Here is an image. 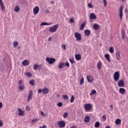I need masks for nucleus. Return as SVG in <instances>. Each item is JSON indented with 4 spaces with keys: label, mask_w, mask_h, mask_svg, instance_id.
Returning <instances> with one entry per match:
<instances>
[{
    "label": "nucleus",
    "mask_w": 128,
    "mask_h": 128,
    "mask_svg": "<svg viewBox=\"0 0 128 128\" xmlns=\"http://www.w3.org/2000/svg\"><path fill=\"white\" fill-rule=\"evenodd\" d=\"M58 28V25L56 24L50 27L49 29V31L50 32H56Z\"/></svg>",
    "instance_id": "1"
},
{
    "label": "nucleus",
    "mask_w": 128,
    "mask_h": 128,
    "mask_svg": "<svg viewBox=\"0 0 128 128\" xmlns=\"http://www.w3.org/2000/svg\"><path fill=\"white\" fill-rule=\"evenodd\" d=\"M46 62H48L49 64H54V62H56V58L47 57L46 58Z\"/></svg>",
    "instance_id": "2"
},
{
    "label": "nucleus",
    "mask_w": 128,
    "mask_h": 128,
    "mask_svg": "<svg viewBox=\"0 0 128 128\" xmlns=\"http://www.w3.org/2000/svg\"><path fill=\"white\" fill-rule=\"evenodd\" d=\"M74 36L76 39V40H78V42H80V40H82V34L80 32H75Z\"/></svg>",
    "instance_id": "3"
},
{
    "label": "nucleus",
    "mask_w": 128,
    "mask_h": 128,
    "mask_svg": "<svg viewBox=\"0 0 128 128\" xmlns=\"http://www.w3.org/2000/svg\"><path fill=\"white\" fill-rule=\"evenodd\" d=\"M123 10H124V6H120V10H119V16L120 18V20H122V16L124 14Z\"/></svg>",
    "instance_id": "4"
},
{
    "label": "nucleus",
    "mask_w": 128,
    "mask_h": 128,
    "mask_svg": "<svg viewBox=\"0 0 128 128\" xmlns=\"http://www.w3.org/2000/svg\"><path fill=\"white\" fill-rule=\"evenodd\" d=\"M114 78L115 82H118L120 80V72L117 71L114 73Z\"/></svg>",
    "instance_id": "5"
},
{
    "label": "nucleus",
    "mask_w": 128,
    "mask_h": 128,
    "mask_svg": "<svg viewBox=\"0 0 128 128\" xmlns=\"http://www.w3.org/2000/svg\"><path fill=\"white\" fill-rule=\"evenodd\" d=\"M92 104H86L84 105V110H92Z\"/></svg>",
    "instance_id": "6"
},
{
    "label": "nucleus",
    "mask_w": 128,
    "mask_h": 128,
    "mask_svg": "<svg viewBox=\"0 0 128 128\" xmlns=\"http://www.w3.org/2000/svg\"><path fill=\"white\" fill-rule=\"evenodd\" d=\"M42 64H34L33 66V70H42Z\"/></svg>",
    "instance_id": "7"
},
{
    "label": "nucleus",
    "mask_w": 128,
    "mask_h": 128,
    "mask_svg": "<svg viewBox=\"0 0 128 128\" xmlns=\"http://www.w3.org/2000/svg\"><path fill=\"white\" fill-rule=\"evenodd\" d=\"M40 12V7L38 6H36L35 8L33 9V12L34 14H38V12Z\"/></svg>",
    "instance_id": "8"
},
{
    "label": "nucleus",
    "mask_w": 128,
    "mask_h": 128,
    "mask_svg": "<svg viewBox=\"0 0 128 128\" xmlns=\"http://www.w3.org/2000/svg\"><path fill=\"white\" fill-rule=\"evenodd\" d=\"M58 126L59 128H64L66 126V123L62 120H60L58 122Z\"/></svg>",
    "instance_id": "9"
},
{
    "label": "nucleus",
    "mask_w": 128,
    "mask_h": 128,
    "mask_svg": "<svg viewBox=\"0 0 128 128\" xmlns=\"http://www.w3.org/2000/svg\"><path fill=\"white\" fill-rule=\"evenodd\" d=\"M118 84L119 88H124V82L122 80H120L118 82Z\"/></svg>",
    "instance_id": "10"
},
{
    "label": "nucleus",
    "mask_w": 128,
    "mask_h": 128,
    "mask_svg": "<svg viewBox=\"0 0 128 128\" xmlns=\"http://www.w3.org/2000/svg\"><path fill=\"white\" fill-rule=\"evenodd\" d=\"M32 94H33L32 90H31L29 94L28 97V100H27L28 102H30V100H32Z\"/></svg>",
    "instance_id": "11"
},
{
    "label": "nucleus",
    "mask_w": 128,
    "mask_h": 128,
    "mask_svg": "<svg viewBox=\"0 0 128 128\" xmlns=\"http://www.w3.org/2000/svg\"><path fill=\"white\" fill-rule=\"evenodd\" d=\"M116 59L117 60H120V58H122V56H120V52H117L116 54Z\"/></svg>",
    "instance_id": "12"
},
{
    "label": "nucleus",
    "mask_w": 128,
    "mask_h": 128,
    "mask_svg": "<svg viewBox=\"0 0 128 128\" xmlns=\"http://www.w3.org/2000/svg\"><path fill=\"white\" fill-rule=\"evenodd\" d=\"M87 80L88 82H94V78L92 76H87Z\"/></svg>",
    "instance_id": "13"
},
{
    "label": "nucleus",
    "mask_w": 128,
    "mask_h": 128,
    "mask_svg": "<svg viewBox=\"0 0 128 128\" xmlns=\"http://www.w3.org/2000/svg\"><path fill=\"white\" fill-rule=\"evenodd\" d=\"M50 92V90H48V89L46 88H44L42 90V92L44 94H48V92Z\"/></svg>",
    "instance_id": "14"
},
{
    "label": "nucleus",
    "mask_w": 128,
    "mask_h": 128,
    "mask_svg": "<svg viewBox=\"0 0 128 128\" xmlns=\"http://www.w3.org/2000/svg\"><path fill=\"white\" fill-rule=\"evenodd\" d=\"M22 64L24 66H26L30 64V62L28 60H25L22 62Z\"/></svg>",
    "instance_id": "15"
},
{
    "label": "nucleus",
    "mask_w": 128,
    "mask_h": 128,
    "mask_svg": "<svg viewBox=\"0 0 128 128\" xmlns=\"http://www.w3.org/2000/svg\"><path fill=\"white\" fill-rule=\"evenodd\" d=\"M90 20H96V14H94L91 13L90 15Z\"/></svg>",
    "instance_id": "16"
},
{
    "label": "nucleus",
    "mask_w": 128,
    "mask_h": 128,
    "mask_svg": "<svg viewBox=\"0 0 128 128\" xmlns=\"http://www.w3.org/2000/svg\"><path fill=\"white\" fill-rule=\"evenodd\" d=\"M0 6H1L2 12H4V2H2V0H0Z\"/></svg>",
    "instance_id": "17"
},
{
    "label": "nucleus",
    "mask_w": 128,
    "mask_h": 128,
    "mask_svg": "<svg viewBox=\"0 0 128 128\" xmlns=\"http://www.w3.org/2000/svg\"><path fill=\"white\" fill-rule=\"evenodd\" d=\"M119 92L122 94H126V89H124V88H120L119 89Z\"/></svg>",
    "instance_id": "18"
},
{
    "label": "nucleus",
    "mask_w": 128,
    "mask_h": 128,
    "mask_svg": "<svg viewBox=\"0 0 128 128\" xmlns=\"http://www.w3.org/2000/svg\"><path fill=\"white\" fill-rule=\"evenodd\" d=\"M93 28L94 30H99L100 28V25H98V24H94L93 25Z\"/></svg>",
    "instance_id": "19"
},
{
    "label": "nucleus",
    "mask_w": 128,
    "mask_h": 128,
    "mask_svg": "<svg viewBox=\"0 0 128 128\" xmlns=\"http://www.w3.org/2000/svg\"><path fill=\"white\" fill-rule=\"evenodd\" d=\"M75 58L76 60H82V56L79 54H77L75 56Z\"/></svg>",
    "instance_id": "20"
},
{
    "label": "nucleus",
    "mask_w": 128,
    "mask_h": 128,
    "mask_svg": "<svg viewBox=\"0 0 128 128\" xmlns=\"http://www.w3.org/2000/svg\"><path fill=\"white\" fill-rule=\"evenodd\" d=\"M18 110L19 112V113L18 114V116H24V112L22 110H20V108H18Z\"/></svg>",
    "instance_id": "21"
},
{
    "label": "nucleus",
    "mask_w": 128,
    "mask_h": 128,
    "mask_svg": "<svg viewBox=\"0 0 128 128\" xmlns=\"http://www.w3.org/2000/svg\"><path fill=\"white\" fill-rule=\"evenodd\" d=\"M115 124L117 125L120 124H122V120L120 119L117 118L115 121Z\"/></svg>",
    "instance_id": "22"
},
{
    "label": "nucleus",
    "mask_w": 128,
    "mask_h": 128,
    "mask_svg": "<svg viewBox=\"0 0 128 128\" xmlns=\"http://www.w3.org/2000/svg\"><path fill=\"white\" fill-rule=\"evenodd\" d=\"M90 116H86L84 118L85 122H90Z\"/></svg>",
    "instance_id": "23"
},
{
    "label": "nucleus",
    "mask_w": 128,
    "mask_h": 128,
    "mask_svg": "<svg viewBox=\"0 0 128 128\" xmlns=\"http://www.w3.org/2000/svg\"><path fill=\"white\" fill-rule=\"evenodd\" d=\"M50 24H52V22H50V23H46V22H42L40 24V26H50Z\"/></svg>",
    "instance_id": "24"
},
{
    "label": "nucleus",
    "mask_w": 128,
    "mask_h": 128,
    "mask_svg": "<svg viewBox=\"0 0 128 128\" xmlns=\"http://www.w3.org/2000/svg\"><path fill=\"white\" fill-rule=\"evenodd\" d=\"M84 33L86 36H90V30H84Z\"/></svg>",
    "instance_id": "25"
},
{
    "label": "nucleus",
    "mask_w": 128,
    "mask_h": 128,
    "mask_svg": "<svg viewBox=\"0 0 128 128\" xmlns=\"http://www.w3.org/2000/svg\"><path fill=\"white\" fill-rule=\"evenodd\" d=\"M98 70H102V62L100 61L97 64Z\"/></svg>",
    "instance_id": "26"
},
{
    "label": "nucleus",
    "mask_w": 128,
    "mask_h": 128,
    "mask_svg": "<svg viewBox=\"0 0 128 128\" xmlns=\"http://www.w3.org/2000/svg\"><path fill=\"white\" fill-rule=\"evenodd\" d=\"M104 58L109 62H110V55L108 54H106L104 55Z\"/></svg>",
    "instance_id": "27"
},
{
    "label": "nucleus",
    "mask_w": 128,
    "mask_h": 128,
    "mask_svg": "<svg viewBox=\"0 0 128 128\" xmlns=\"http://www.w3.org/2000/svg\"><path fill=\"white\" fill-rule=\"evenodd\" d=\"M25 76H28V78H32V74L30 72H26L24 73Z\"/></svg>",
    "instance_id": "28"
},
{
    "label": "nucleus",
    "mask_w": 128,
    "mask_h": 128,
    "mask_svg": "<svg viewBox=\"0 0 128 128\" xmlns=\"http://www.w3.org/2000/svg\"><path fill=\"white\" fill-rule=\"evenodd\" d=\"M109 52L110 54H114V47H110L109 48Z\"/></svg>",
    "instance_id": "29"
},
{
    "label": "nucleus",
    "mask_w": 128,
    "mask_h": 128,
    "mask_svg": "<svg viewBox=\"0 0 128 128\" xmlns=\"http://www.w3.org/2000/svg\"><path fill=\"white\" fill-rule=\"evenodd\" d=\"M24 88H26V86H24V84L20 85V86H19L20 90H24Z\"/></svg>",
    "instance_id": "30"
},
{
    "label": "nucleus",
    "mask_w": 128,
    "mask_h": 128,
    "mask_svg": "<svg viewBox=\"0 0 128 128\" xmlns=\"http://www.w3.org/2000/svg\"><path fill=\"white\" fill-rule=\"evenodd\" d=\"M64 63H60L58 66V68H64Z\"/></svg>",
    "instance_id": "31"
},
{
    "label": "nucleus",
    "mask_w": 128,
    "mask_h": 128,
    "mask_svg": "<svg viewBox=\"0 0 128 128\" xmlns=\"http://www.w3.org/2000/svg\"><path fill=\"white\" fill-rule=\"evenodd\" d=\"M100 123L99 122H96L95 123L94 127H95V128H99V127H100Z\"/></svg>",
    "instance_id": "32"
},
{
    "label": "nucleus",
    "mask_w": 128,
    "mask_h": 128,
    "mask_svg": "<svg viewBox=\"0 0 128 128\" xmlns=\"http://www.w3.org/2000/svg\"><path fill=\"white\" fill-rule=\"evenodd\" d=\"M84 26H86V23H82L80 26V30H82L84 28Z\"/></svg>",
    "instance_id": "33"
},
{
    "label": "nucleus",
    "mask_w": 128,
    "mask_h": 128,
    "mask_svg": "<svg viewBox=\"0 0 128 128\" xmlns=\"http://www.w3.org/2000/svg\"><path fill=\"white\" fill-rule=\"evenodd\" d=\"M96 94V90H92L91 92H90V96H92L94 94Z\"/></svg>",
    "instance_id": "34"
},
{
    "label": "nucleus",
    "mask_w": 128,
    "mask_h": 128,
    "mask_svg": "<svg viewBox=\"0 0 128 128\" xmlns=\"http://www.w3.org/2000/svg\"><path fill=\"white\" fill-rule=\"evenodd\" d=\"M18 46V42L15 41L13 42L14 48H16V46Z\"/></svg>",
    "instance_id": "35"
},
{
    "label": "nucleus",
    "mask_w": 128,
    "mask_h": 128,
    "mask_svg": "<svg viewBox=\"0 0 128 128\" xmlns=\"http://www.w3.org/2000/svg\"><path fill=\"white\" fill-rule=\"evenodd\" d=\"M14 12H20V7H18V6L15 7Z\"/></svg>",
    "instance_id": "36"
},
{
    "label": "nucleus",
    "mask_w": 128,
    "mask_h": 128,
    "mask_svg": "<svg viewBox=\"0 0 128 128\" xmlns=\"http://www.w3.org/2000/svg\"><path fill=\"white\" fill-rule=\"evenodd\" d=\"M74 95H72L71 96V98L70 100V102L72 103L74 102Z\"/></svg>",
    "instance_id": "37"
},
{
    "label": "nucleus",
    "mask_w": 128,
    "mask_h": 128,
    "mask_svg": "<svg viewBox=\"0 0 128 128\" xmlns=\"http://www.w3.org/2000/svg\"><path fill=\"white\" fill-rule=\"evenodd\" d=\"M84 82V77H82V78L80 80V86H82Z\"/></svg>",
    "instance_id": "38"
},
{
    "label": "nucleus",
    "mask_w": 128,
    "mask_h": 128,
    "mask_svg": "<svg viewBox=\"0 0 128 128\" xmlns=\"http://www.w3.org/2000/svg\"><path fill=\"white\" fill-rule=\"evenodd\" d=\"M69 60L72 64H74L76 62V61H74V58H70Z\"/></svg>",
    "instance_id": "39"
},
{
    "label": "nucleus",
    "mask_w": 128,
    "mask_h": 128,
    "mask_svg": "<svg viewBox=\"0 0 128 128\" xmlns=\"http://www.w3.org/2000/svg\"><path fill=\"white\" fill-rule=\"evenodd\" d=\"M30 84H31V86H34V80H30Z\"/></svg>",
    "instance_id": "40"
},
{
    "label": "nucleus",
    "mask_w": 128,
    "mask_h": 128,
    "mask_svg": "<svg viewBox=\"0 0 128 128\" xmlns=\"http://www.w3.org/2000/svg\"><path fill=\"white\" fill-rule=\"evenodd\" d=\"M18 84L20 86H22L24 84V82H22V80H20L18 82Z\"/></svg>",
    "instance_id": "41"
},
{
    "label": "nucleus",
    "mask_w": 128,
    "mask_h": 128,
    "mask_svg": "<svg viewBox=\"0 0 128 128\" xmlns=\"http://www.w3.org/2000/svg\"><path fill=\"white\" fill-rule=\"evenodd\" d=\"M62 98L64 100H68V95L64 94L62 96Z\"/></svg>",
    "instance_id": "42"
},
{
    "label": "nucleus",
    "mask_w": 128,
    "mask_h": 128,
    "mask_svg": "<svg viewBox=\"0 0 128 128\" xmlns=\"http://www.w3.org/2000/svg\"><path fill=\"white\" fill-rule=\"evenodd\" d=\"M122 40H124V31L122 30Z\"/></svg>",
    "instance_id": "43"
},
{
    "label": "nucleus",
    "mask_w": 128,
    "mask_h": 128,
    "mask_svg": "<svg viewBox=\"0 0 128 128\" xmlns=\"http://www.w3.org/2000/svg\"><path fill=\"white\" fill-rule=\"evenodd\" d=\"M66 44H62V48H63V50H66Z\"/></svg>",
    "instance_id": "44"
},
{
    "label": "nucleus",
    "mask_w": 128,
    "mask_h": 128,
    "mask_svg": "<svg viewBox=\"0 0 128 128\" xmlns=\"http://www.w3.org/2000/svg\"><path fill=\"white\" fill-rule=\"evenodd\" d=\"M64 66H68V68H70V63L68 62H66L65 64H64Z\"/></svg>",
    "instance_id": "45"
},
{
    "label": "nucleus",
    "mask_w": 128,
    "mask_h": 128,
    "mask_svg": "<svg viewBox=\"0 0 128 128\" xmlns=\"http://www.w3.org/2000/svg\"><path fill=\"white\" fill-rule=\"evenodd\" d=\"M70 22L74 24V19L73 18H71L70 20Z\"/></svg>",
    "instance_id": "46"
},
{
    "label": "nucleus",
    "mask_w": 128,
    "mask_h": 128,
    "mask_svg": "<svg viewBox=\"0 0 128 128\" xmlns=\"http://www.w3.org/2000/svg\"><path fill=\"white\" fill-rule=\"evenodd\" d=\"M68 116V112H65L63 115V118H66Z\"/></svg>",
    "instance_id": "47"
},
{
    "label": "nucleus",
    "mask_w": 128,
    "mask_h": 128,
    "mask_svg": "<svg viewBox=\"0 0 128 128\" xmlns=\"http://www.w3.org/2000/svg\"><path fill=\"white\" fill-rule=\"evenodd\" d=\"M57 106H60V107L62 106V102H58Z\"/></svg>",
    "instance_id": "48"
},
{
    "label": "nucleus",
    "mask_w": 128,
    "mask_h": 128,
    "mask_svg": "<svg viewBox=\"0 0 128 128\" xmlns=\"http://www.w3.org/2000/svg\"><path fill=\"white\" fill-rule=\"evenodd\" d=\"M103 2L104 4V6H106V4H108L106 0H103Z\"/></svg>",
    "instance_id": "49"
},
{
    "label": "nucleus",
    "mask_w": 128,
    "mask_h": 128,
    "mask_svg": "<svg viewBox=\"0 0 128 128\" xmlns=\"http://www.w3.org/2000/svg\"><path fill=\"white\" fill-rule=\"evenodd\" d=\"M88 6V8H92V4L89 3Z\"/></svg>",
    "instance_id": "50"
},
{
    "label": "nucleus",
    "mask_w": 128,
    "mask_h": 128,
    "mask_svg": "<svg viewBox=\"0 0 128 128\" xmlns=\"http://www.w3.org/2000/svg\"><path fill=\"white\" fill-rule=\"evenodd\" d=\"M39 128H48V126H46V125H42V126H40L39 127Z\"/></svg>",
    "instance_id": "51"
},
{
    "label": "nucleus",
    "mask_w": 128,
    "mask_h": 128,
    "mask_svg": "<svg viewBox=\"0 0 128 128\" xmlns=\"http://www.w3.org/2000/svg\"><path fill=\"white\" fill-rule=\"evenodd\" d=\"M102 119H103L104 120H106V116L104 115L102 116Z\"/></svg>",
    "instance_id": "52"
},
{
    "label": "nucleus",
    "mask_w": 128,
    "mask_h": 128,
    "mask_svg": "<svg viewBox=\"0 0 128 128\" xmlns=\"http://www.w3.org/2000/svg\"><path fill=\"white\" fill-rule=\"evenodd\" d=\"M26 110H30V106H27L26 107Z\"/></svg>",
    "instance_id": "53"
},
{
    "label": "nucleus",
    "mask_w": 128,
    "mask_h": 128,
    "mask_svg": "<svg viewBox=\"0 0 128 128\" xmlns=\"http://www.w3.org/2000/svg\"><path fill=\"white\" fill-rule=\"evenodd\" d=\"M42 92V90L41 88L38 89V94H40V92Z\"/></svg>",
    "instance_id": "54"
},
{
    "label": "nucleus",
    "mask_w": 128,
    "mask_h": 128,
    "mask_svg": "<svg viewBox=\"0 0 128 128\" xmlns=\"http://www.w3.org/2000/svg\"><path fill=\"white\" fill-rule=\"evenodd\" d=\"M3 124H2V120H0V126H2Z\"/></svg>",
    "instance_id": "55"
},
{
    "label": "nucleus",
    "mask_w": 128,
    "mask_h": 128,
    "mask_svg": "<svg viewBox=\"0 0 128 128\" xmlns=\"http://www.w3.org/2000/svg\"><path fill=\"white\" fill-rule=\"evenodd\" d=\"M2 108V102H0V109Z\"/></svg>",
    "instance_id": "56"
},
{
    "label": "nucleus",
    "mask_w": 128,
    "mask_h": 128,
    "mask_svg": "<svg viewBox=\"0 0 128 128\" xmlns=\"http://www.w3.org/2000/svg\"><path fill=\"white\" fill-rule=\"evenodd\" d=\"M40 114H41V116H44V112L41 111L40 112Z\"/></svg>",
    "instance_id": "57"
},
{
    "label": "nucleus",
    "mask_w": 128,
    "mask_h": 128,
    "mask_svg": "<svg viewBox=\"0 0 128 128\" xmlns=\"http://www.w3.org/2000/svg\"><path fill=\"white\" fill-rule=\"evenodd\" d=\"M110 108L112 110H114V108H112V104L110 106Z\"/></svg>",
    "instance_id": "58"
},
{
    "label": "nucleus",
    "mask_w": 128,
    "mask_h": 128,
    "mask_svg": "<svg viewBox=\"0 0 128 128\" xmlns=\"http://www.w3.org/2000/svg\"><path fill=\"white\" fill-rule=\"evenodd\" d=\"M48 40L50 42V40H52V37H50V38H48Z\"/></svg>",
    "instance_id": "59"
},
{
    "label": "nucleus",
    "mask_w": 128,
    "mask_h": 128,
    "mask_svg": "<svg viewBox=\"0 0 128 128\" xmlns=\"http://www.w3.org/2000/svg\"><path fill=\"white\" fill-rule=\"evenodd\" d=\"M43 116L44 117L48 116V114H44V115H43Z\"/></svg>",
    "instance_id": "60"
},
{
    "label": "nucleus",
    "mask_w": 128,
    "mask_h": 128,
    "mask_svg": "<svg viewBox=\"0 0 128 128\" xmlns=\"http://www.w3.org/2000/svg\"><path fill=\"white\" fill-rule=\"evenodd\" d=\"M36 122V120H32V122Z\"/></svg>",
    "instance_id": "61"
},
{
    "label": "nucleus",
    "mask_w": 128,
    "mask_h": 128,
    "mask_svg": "<svg viewBox=\"0 0 128 128\" xmlns=\"http://www.w3.org/2000/svg\"><path fill=\"white\" fill-rule=\"evenodd\" d=\"M106 128H110V126H106Z\"/></svg>",
    "instance_id": "62"
},
{
    "label": "nucleus",
    "mask_w": 128,
    "mask_h": 128,
    "mask_svg": "<svg viewBox=\"0 0 128 128\" xmlns=\"http://www.w3.org/2000/svg\"><path fill=\"white\" fill-rule=\"evenodd\" d=\"M46 12H48V13H50V11H49V10H47Z\"/></svg>",
    "instance_id": "63"
},
{
    "label": "nucleus",
    "mask_w": 128,
    "mask_h": 128,
    "mask_svg": "<svg viewBox=\"0 0 128 128\" xmlns=\"http://www.w3.org/2000/svg\"><path fill=\"white\" fill-rule=\"evenodd\" d=\"M57 96H58V98H60V94H58Z\"/></svg>",
    "instance_id": "64"
}]
</instances>
